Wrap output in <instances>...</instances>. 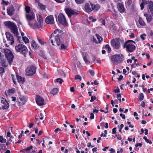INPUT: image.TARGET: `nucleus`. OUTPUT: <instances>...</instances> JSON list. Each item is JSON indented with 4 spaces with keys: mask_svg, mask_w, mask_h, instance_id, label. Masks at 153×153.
<instances>
[{
    "mask_svg": "<svg viewBox=\"0 0 153 153\" xmlns=\"http://www.w3.org/2000/svg\"><path fill=\"white\" fill-rule=\"evenodd\" d=\"M62 33L59 32L58 29L56 30L54 32L51 34L50 39L51 42L53 45H54L53 43V40H55L56 42L57 46H59L60 45L61 42V38Z\"/></svg>",
    "mask_w": 153,
    "mask_h": 153,
    "instance_id": "nucleus-1",
    "label": "nucleus"
},
{
    "mask_svg": "<svg viewBox=\"0 0 153 153\" xmlns=\"http://www.w3.org/2000/svg\"><path fill=\"white\" fill-rule=\"evenodd\" d=\"M135 43L133 41L129 40L126 41L123 45V48L126 49V51L129 52H133L135 50L136 47L134 45Z\"/></svg>",
    "mask_w": 153,
    "mask_h": 153,
    "instance_id": "nucleus-2",
    "label": "nucleus"
},
{
    "mask_svg": "<svg viewBox=\"0 0 153 153\" xmlns=\"http://www.w3.org/2000/svg\"><path fill=\"white\" fill-rule=\"evenodd\" d=\"M5 25L9 28L12 33L15 35L17 36L18 35V31L17 27L16 25L13 22L8 21L4 22Z\"/></svg>",
    "mask_w": 153,
    "mask_h": 153,
    "instance_id": "nucleus-3",
    "label": "nucleus"
},
{
    "mask_svg": "<svg viewBox=\"0 0 153 153\" xmlns=\"http://www.w3.org/2000/svg\"><path fill=\"white\" fill-rule=\"evenodd\" d=\"M15 49L16 52L19 53L26 56L28 52V50L26 46L25 45L19 44L15 47Z\"/></svg>",
    "mask_w": 153,
    "mask_h": 153,
    "instance_id": "nucleus-4",
    "label": "nucleus"
},
{
    "mask_svg": "<svg viewBox=\"0 0 153 153\" xmlns=\"http://www.w3.org/2000/svg\"><path fill=\"white\" fill-rule=\"evenodd\" d=\"M26 17L28 22V25L32 28H33L34 24L36 22L34 13L32 11L28 14H26Z\"/></svg>",
    "mask_w": 153,
    "mask_h": 153,
    "instance_id": "nucleus-5",
    "label": "nucleus"
},
{
    "mask_svg": "<svg viewBox=\"0 0 153 153\" xmlns=\"http://www.w3.org/2000/svg\"><path fill=\"white\" fill-rule=\"evenodd\" d=\"M123 56L122 54H116L113 55L111 60L114 65H117L120 63L123 59Z\"/></svg>",
    "mask_w": 153,
    "mask_h": 153,
    "instance_id": "nucleus-6",
    "label": "nucleus"
},
{
    "mask_svg": "<svg viewBox=\"0 0 153 153\" xmlns=\"http://www.w3.org/2000/svg\"><path fill=\"white\" fill-rule=\"evenodd\" d=\"M9 104L5 99L0 97V109H7L9 107Z\"/></svg>",
    "mask_w": 153,
    "mask_h": 153,
    "instance_id": "nucleus-7",
    "label": "nucleus"
},
{
    "mask_svg": "<svg viewBox=\"0 0 153 153\" xmlns=\"http://www.w3.org/2000/svg\"><path fill=\"white\" fill-rule=\"evenodd\" d=\"M5 56L8 61L9 64H10L13 61L14 56L12 52L8 49H6Z\"/></svg>",
    "mask_w": 153,
    "mask_h": 153,
    "instance_id": "nucleus-8",
    "label": "nucleus"
},
{
    "mask_svg": "<svg viewBox=\"0 0 153 153\" xmlns=\"http://www.w3.org/2000/svg\"><path fill=\"white\" fill-rule=\"evenodd\" d=\"M36 72V68L35 66L32 65L26 69L25 75L27 76H31L34 74Z\"/></svg>",
    "mask_w": 153,
    "mask_h": 153,
    "instance_id": "nucleus-9",
    "label": "nucleus"
},
{
    "mask_svg": "<svg viewBox=\"0 0 153 153\" xmlns=\"http://www.w3.org/2000/svg\"><path fill=\"white\" fill-rule=\"evenodd\" d=\"M38 23L36 22H36L34 24L33 28L34 29H37L42 27L43 25V20L42 17L39 16V18L38 19Z\"/></svg>",
    "mask_w": 153,
    "mask_h": 153,
    "instance_id": "nucleus-10",
    "label": "nucleus"
},
{
    "mask_svg": "<svg viewBox=\"0 0 153 153\" xmlns=\"http://www.w3.org/2000/svg\"><path fill=\"white\" fill-rule=\"evenodd\" d=\"M58 21L59 22L64 25L67 24V22L65 17L62 13H60L58 17Z\"/></svg>",
    "mask_w": 153,
    "mask_h": 153,
    "instance_id": "nucleus-11",
    "label": "nucleus"
},
{
    "mask_svg": "<svg viewBox=\"0 0 153 153\" xmlns=\"http://www.w3.org/2000/svg\"><path fill=\"white\" fill-rule=\"evenodd\" d=\"M111 44L112 47L114 48L118 49L120 46V42L117 39H113L111 41Z\"/></svg>",
    "mask_w": 153,
    "mask_h": 153,
    "instance_id": "nucleus-12",
    "label": "nucleus"
},
{
    "mask_svg": "<svg viewBox=\"0 0 153 153\" xmlns=\"http://www.w3.org/2000/svg\"><path fill=\"white\" fill-rule=\"evenodd\" d=\"M94 6V4H92L91 3H86L85 5V11L88 13L91 12L93 10V7Z\"/></svg>",
    "mask_w": 153,
    "mask_h": 153,
    "instance_id": "nucleus-13",
    "label": "nucleus"
},
{
    "mask_svg": "<svg viewBox=\"0 0 153 153\" xmlns=\"http://www.w3.org/2000/svg\"><path fill=\"white\" fill-rule=\"evenodd\" d=\"M5 34L9 43L11 45L13 44L14 42V39L13 35L7 32H6Z\"/></svg>",
    "mask_w": 153,
    "mask_h": 153,
    "instance_id": "nucleus-14",
    "label": "nucleus"
},
{
    "mask_svg": "<svg viewBox=\"0 0 153 153\" xmlns=\"http://www.w3.org/2000/svg\"><path fill=\"white\" fill-rule=\"evenodd\" d=\"M36 102L38 105L42 106L44 104V100L42 97L38 95L36 96Z\"/></svg>",
    "mask_w": 153,
    "mask_h": 153,
    "instance_id": "nucleus-15",
    "label": "nucleus"
},
{
    "mask_svg": "<svg viewBox=\"0 0 153 153\" xmlns=\"http://www.w3.org/2000/svg\"><path fill=\"white\" fill-rule=\"evenodd\" d=\"M65 12L69 17H70L72 15H77L78 13L75 12L73 10L69 8L65 9Z\"/></svg>",
    "mask_w": 153,
    "mask_h": 153,
    "instance_id": "nucleus-16",
    "label": "nucleus"
},
{
    "mask_svg": "<svg viewBox=\"0 0 153 153\" xmlns=\"http://www.w3.org/2000/svg\"><path fill=\"white\" fill-rule=\"evenodd\" d=\"M45 21L46 23L48 24H52L54 22L53 17L52 15L48 16Z\"/></svg>",
    "mask_w": 153,
    "mask_h": 153,
    "instance_id": "nucleus-17",
    "label": "nucleus"
},
{
    "mask_svg": "<svg viewBox=\"0 0 153 153\" xmlns=\"http://www.w3.org/2000/svg\"><path fill=\"white\" fill-rule=\"evenodd\" d=\"M117 7L120 13H124L125 10L124 5L123 4L119 3L117 5Z\"/></svg>",
    "mask_w": 153,
    "mask_h": 153,
    "instance_id": "nucleus-18",
    "label": "nucleus"
},
{
    "mask_svg": "<svg viewBox=\"0 0 153 153\" xmlns=\"http://www.w3.org/2000/svg\"><path fill=\"white\" fill-rule=\"evenodd\" d=\"M0 63L1 65L4 68L7 67L8 65V62L6 59H0Z\"/></svg>",
    "mask_w": 153,
    "mask_h": 153,
    "instance_id": "nucleus-19",
    "label": "nucleus"
},
{
    "mask_svg": "<svg viewBox=\"0 0 153 153\" xmlns=\"http://www.w3.org/2000/svg\"><path fill=\"white\" fill-rule=\"evenodd\" d=\"M14 11V10L13 6H11L7 9L8 15L9 16H12L13 14Z\"/></svg>",
    "mask_w": 153,
    "mask_h": 153,
    "instance_id": "nucleus-20",
    "label": "nucleus"
},
{
    "mask_svg": "<svg viewBox=\"0 0 153 153\" xmlns=\"http://www.w3.org/2000/svg\"><path fill=\"white\" fill-rule=\"evenodd\" d=\"M16 77L17 80V81L19 83L22 84L24 82V78L21 77V76L18 75L17 74H16Z\"/></svg>",
    "mask_w": 153,
    "mask_h": 153,
    "instance_id": "nucleus-21",
    "label": "nucleus"
},
{
    "mask_svg": "<svg viewBox=\"0 0 153 153\" xmlns=\"http://www.w3.org/2000/svg\"><path fill=\"white\" fill-rule=\"evenodd\" d=\"M6 48L4 49L2 48H0V59H2L5 55Z\"/></svg>",
    "mask_w": 153,
    "mask_h": 153,
    "instance_id": "nucleus-22",
    "label": "nucleus"
},
{
    "mask_svg": "<svg viewBox=\"0 0 153 153\" xmlns=\"http://www.w3.org/2000/svg\"><path fill=\"white\" fill-rule=\"evenodd\" d=\"M31 47L34 49H37L39 48V46L35 41L33 40L31 43Z\"/></svg>",
    "mask_w": 153,
    "mask_h": 153,
    "instance_id": "nucleus-23",
    "label": "nucleus"
},
{
    "mask_svg": "<svg viewBox=\"0 0 153 153\" xmlns=\"http://www.w3.org/2000/svg\"><path fill=\"white\" fill-rule=\"evenodd\" d=\"M20 102H19L20 105H23L26 102V99L24 97H21L19 98Z\"/></svg>",
    "mask_w": 153,
    "mask_h": 153,
    "instance_id": "nucleus-24",
    "label": "nucleus"
},
{
    "mask_svg": "<svg viewBox=\"0 0 153 153\" xmlns=\"http://www.w3.org/2000/svg\"><path fill=\"white\" fill-rule=\"evenodd\" d=\"M138 22L139 24L141 26H144L146 25V23L143 20L141 17H139L138 20Z\"/></svg>",
    "mask_w": 153,
    "mask_h": 153,
    "instance_id": "nucleus-25",
    "label": "nucleus"
},
{
    "mask_svg": "<svg viewBox=\"0 0 153 153\" xmlns=\"http://www.w3.org/2000/svg\"><path fill=\"white\" fill-rule=\"evenodd\" d=\"M61 46L59 48V50H65L68 47V46L67 45H65L64 44L61 43Z\"/></svg>",
    "mask_w": 153,
    "mask_h": 153,
    "instance_id": "nucleus-26",
    "label": "nucleus"
},
{
    "mask_svg": "<svg viewBox=\"0 0 153 153\" xmlns=\"http://www.w3.org/2000/svg\"><path fill=\"white\" fill-rule=\"evenodd\" d=\"M149 7L151 12L153 11V2L152 1L149 2Z\"/></svg>",
    "mask_w": 153,
    "mask_h": 153,
    "instance_id": "nucleus-27",
    "label": "nucleus"
},
{
    "mask_svg": "<svg viewBox=\"0 0 153 153\" xmlns=\"http://www.w3.org/2000/svg\"><path fill=\"white\" fill-rule=\"evenodd\" d=\"M58 90L57 88H53L51 91V93L53 95H55L57 93Z\"/></svg>",
    "mask_w": 153,
    "mask_h": 153,
    "instance_id": "nucleus-28",
    "label": "nucleus"
},
{
    "mask_svg": "<svg viewBox=\"0 0 153 153\" xmlns=\"http://www.w3.org/2000/svg\"><path fill=\"white\" fill-rule=\"evenodd\" d=\"M95 35L96 37H97L98 40V41H97L98 42V43H100L102 41V38L100 36L99 34H96Z\"/></svg>",
    "mask_w": 153,
    "mask_h": 153,
    "instance_id": "nucleus-29",
    "label": "nucleus"
},
{
    "mask_svg": "<svg viewBox=\"0 0 153 153\" xmlns=\"http://www.w3.org/2000/svg\"><path fill=\"white\" fill-rule=\"evenodd\" d=\"M37 38L39 43L41 45H44L45 44L46 42H44L42 39L40 38L38 36H37Z\"/></svg>",
    "mask_w": 153,
    "mask_h": 153,
    "instance_id": "nucleus-30",
    "label": "nucleus"
},
{
    "mask_svg": "<svg viewBox=\"0 0 153 153\" xmlns=\"http://www.w3.org/2000/svg\"><path fill=\"white\" fill-rule=\"evenodd\" d=\"M33 147L32 146H30L29 147H27L26 148L24 149L21 150L20 151L21 152H23L24 151H27L28 152V151H30V150L32 149Z\"/></svg>",
    "mask_w": 153,
    "mask_h": 153,
    "instance_id": "nucleus-31",
    "label": "nucleus"
},
{
    "mask_svg": "<svg viewBox=\"0 0 153 153\" xmlns=\"http://www.w3.org/2000/svg\"><path fill=\"white\" fill-rule=\"evenodd\" d=\"M11 76L12 77V80L14 84L16 85L17 84V82L16 81V77H15L14 75L11 74Z\"/></svg>",
    "mask_w": 153,
    "mask_h": 153,
    "instance_id": "nucleus-32",
    "label": "nucleus"
},
{
    "mask_svg": "<svg viewBox=\"0 0 153 153\" xmlns=\"http://www.w3.org/2000/svg\"><path fill=\"white\" fill-rule=\"evenodd\" d=\"M143 139L147 143H149L150 144H152V141L149 139H147L146 136L144 137Z\"/></svg>",
    "mask_w": 153,
    "mask_h": 153,
    "instance_id": "nucleus-33",
    "label": "nucleus"
},
{
    "mask_svg": "<svg viewBox=\"0 0 153 153\" xmlns=\"http://www.w3.org/2000/svg\"><path fill=\"white\" fill-rule=\"evenodd\" d=\"M22 39L25 43H29V39L26 36L22 37Z\"/></svg>",
    "mask_w": 153,
    "mask_h": 153,
    "instance_id": "nucleus-34",
    "label": "nucleus"
},
{
    "mask_svg": "<svg viewBox=\"0 0 153 153\" xmlns=\"http://www.w3.org/2000/svg\"><path fill=\"white\" fill-rule=\"evenodd\" d=\"M94 6H93V10H95V11H97L100 7V5L98 4H97L95 5L94 4Z\"/></svg>",
    "mask_w": 153,
    "mask_h": 153,
    "instance_id": "nucleus-35",
    "label": "nucleus"
},
{
    "mask_svg": "<svg viewBox=\"0 0 153 153\" xmlns=\"http://www.w3.org/2000/svg\"><path fill=\"white\" fill-rule=\"evenodd\" d=\"M7 92L9 94H14L15 92V89L12 88L7 90Z\"/></svg>",
    "mask_w": 153,
    "mask_h": 153,
    "instance_id": "nucleus-36",
    "label": "nucleus"
},
{
    "mask_svg": "<svg viewBox=\"0 0 153 153\" xmlns=\"http://www.w3.org/2000/svg\"><path fill=\"white\" fill-rule=\"evenodd\" d=\"M76 3L78 4H81L85 2V0H74Z\"/></svg>",
    "mask_w": 153,
    "mask_h": 153,
    "instance_id": "nucleus-37",
    "label": "nucleus"
},
{
    "mask_svg": "<svg viewBox=\"0 0 153 153\" xmlns=\"http://www.w3.org/2000/svg\"><path fill=\"white\" fill-rule=\"evenodd\" d=\"M153 18L152 16L151 15H149V16L147 17V18H146V19L148 23H149L152 20Z\"/></svg>",
    "mask_w": 153,
    "mask_h": 153,
    "instance_id": "nucleus-38",
    "label": "nucleus"
},
{
    "mask_svg": "<svg viewBox=\"0 0 153 153\" xmlns=\"http://www.w3.org/2000/svg\"><path fill=\"white\" fill-rule=\"evenodd\" d=\"M111 136L112 137H114V138H115L116 137H117V139L119 140H121L122 138L121 136L119 135V134H114V135L112 134Z\"/></svg>",
    "mask_w": 153,
    "mask_h": 153,
    "instance_id": "nucleus-39",
    "label": "nucleus"
},
{
    "mask_svg": "<svg viewBox=\"0 0 153 153\" xmlns=\"http://www.w3.org/2000/svg\"><path fill=\"white\" fill-rule=\"evenodd\" d=\"M38 5L40 9L42 10H44L45 8V6L41 3H39Z\"/></svg>",
    "mask_w": 153,
    "mask_h": 153,
    "instance_id": "nucleus-40",
    "label": "nucleus"
},
{
    "mask_svg": "<svg viewBox=\"0 0 153 153\" xmlns=\"http://www.w3.org/2000/svg\"><path fill=\"white\" fill-rule=\"evenodd\" d=\"M6 141V140L4 139L2 136H0V142L1 143H5Z\"/></svg>",
    "mask_w": 153,
    "mask_h": 153,
    "instance_id": "nucleus-41",
    "label": "nucleus"
},
{
    "mask_svg": "<svg viewBox=\"0 0 153 153\" xmlns=\"http://www.w3.org/2000/svg\"><path fill=\"white\" fill-rule=\"evenodd\" d=\"M144 95L143 93H141L139 95V96L138 98L139 100L140 101L142 100L144 98Z\"/></svg>",
    "mask_w": 153,
    "mask_h": 153,
    "instance_id": "nucleus-42",
    "label": "nucleus"
},
{
    "mask_svg": "<svg viewBox=\"0 0 153 153\" xmlns=\"http://www.w3.org/2000/svg\"><path fill=\"white\" fill-rule=\"evenodd\" d=\"M105 48L108 49V53H109L111 51V48L108 45H106L105 46Z\"/></svg>",
    "mask_w": 153,
    "mask_h": 153,
    "instance_id": "nucleus-43",
    "label": "nucleus"
},
{
    "mask_svg": "<svg viewBox=\"0 0 153 153\" xmlns=\"http://www.w3.org/2000/svg\"><path fill=\"white\" fill-rule=\"evenodd\" d=\"M55 81L61 84L63 82V80L60 78H58L56 79Z\"/></svg>",
    "mask_w": 153,
    "mask_h": 153,
    "instance_id": "nucleus-44",
    "label": "nucleus"
},
{
    "mask_svg": "<svg viewBox=\"0 0 153 153\" xmlns=\"http://www.w3.org/2000/svg\"><path fill=\"white\" fill-rule=\"evenodd\" d=\"M89 19L91 21H92V22H94L97 20L96 19L94 18V17L92 16L89 17Z\"/></svg>",
    "mask_w": 153,
    "mask_h": 153,
    "instance_id": "nucleus-45",
    "label": "nucleus"
},
{
    "mask_svg": "<svg viewBox=\"0 0 153 153\" xmlns=\"http://www.w3.org/2000/svg\"><path fill=\"white\" fill-rule=\"evenodd\" d=\"M146 35L145 33H144L143 34H141L140 36V37L143 40H145V36H146Z\"/></svg>",
    "mask_w": 153,
    "mask_h": 153,
    "instance_id": "nucleus-46",
    "label": "nucleus"
},
{
    "mask_svg": "<svg viewBox=\"0 0 153 153\" xmlns=\"http://www.w3.org/2000/svg\"><path fill=\"white\" fill-rule=\"evenodd\" d=\"M25 11L27 13H29V12L30 11V7L28 6H26L25 7Z\"/></svg>",
    "mask_w": 153,
    "mask_h": 153,
    "instance_id": "nucleus-47",
    "label": "nucleus"
},
{
    "mask_svg": "<svg viewBox=\"0 0 153 153\" xmlns=\"http://www.w3.org/2000/svg\"><path fill=\"white\" fill-rule=\"evenodd\" d=\"M139 64H137L135 62H134V63L132 64L131 65L132 68H134L136 67V66L139 65Z\"/></svg>",
    "mask_w": 153,
    "mask_h": 153,
    "instance_id": "nucleus-48",
    "label": "nucleus"
},
{
    "mask_svg": "<svg viewBox=\"0 0 153 153\" xmlns=\"http://www.w3.org/2000/svg\"><path fill=\"white\" fill-rule=\"evenodd\" d=\"M75 79H79L80 81H81L82 79L81 77L79 75H77L75 76Z\"/></svg>",
    "mask_w": 153,
    "mask_h": 153,
    "instance_id": "nucleus-49",
    "label": "nucleus"
},
{
    "mask_svg": "<svg viewBox=\"0 0 153 153\" xmlns=\"http://www.w3.org/2000/svg\"><path fill=\"white\" fill-rule=\"evenodd\" d=\"M106 135L107 134H100V137H103L105 138H106V139H108V138H111V136H110L109 134H108V137H107Z\"/></svg>",
    "mask_w": 153,
    "mask_h": 153,
    "instance_id": "nucleus-50",
    "label": "nucleus"
},
{
    "mask_svg": "<svg viewBox=\"0 0 153 153\" xmlns=\"http://www.w3.org/2000/svg\"><path fill=\"white\" fill-rule=\"evenodd\" d=\"M97 98V97L95 96L93 97L91 96V99L90 100V101L91 102H93Z\"/></svg>",
    "mask_w": 153,
    "mask_h": 153,
    "instance_id": "nucleus-51",
    "label": "nucleus"
},
{
    "mask_svg": "<svg viewBox=\"0 0 153 153\" xmlns=\"http://www.w3.org/2000/svg\"><path fill=\"white\" fill-rule=\"evenodd\" d=\"M9 3V2L8 1H6L4 0H2L1 4H5L6 5H8Z\"/></svg>",
    "mask_w": 153,
    "mask_h": 153,
    "instance_id": "nucleus-52",
    "label": "nucleus"
},
{
    "mask_svg": "<svg viewBox=\"0 0 153 153\" xmlns=\"http://www.w3.org/2000/svg\"><path fill=\"white\" fill-rule=\"evenodd\" d=\"M4 72V69L0 67V74H2Z\"/></svg>",
    "mask_w": 153,
    "mask_h": 153,
    "instance_id": "nucleus-53",
    "label": "nucleus"
},
{
    "mask_svg": "<svg viewBox=\"0 0 153 153\" xmlns=\"http://www.w3.org/2000/svg\"><path fill=\"white\" fill-rule=\"evenodd\" d=\"M89 72L92 76H94V72L93 70H90L88 71Z\"/></svg>",
    "mask_w": 153,
    "mask_h": 153,
    "instance_id": "nucleus-54",
    "label": "nucleus"
},
{
    "mask_svg": "<svg viewBox=\"0 0 153 153\" xmlns=\"http://www.w3.org/2000/svg\"><path fill=\"white\" fill-rule=\"evenodd\" d=\"M116 130H117L116 128H114L112 129V134H115L116 133Z\"/></svg>",
    "mask_w": 153,
    "mask_h": 153,
    "instance_id": "nucleus-55",
    "label": "nucleus"
},
{
    "mask_svg": "<svg viewBox=\"0 0 153 153\" xmlns=\"http://www.w3.org/2000/svg\"><path fill=\"white\" fill-rule=\"evenodd\" d=\"M144 3H141L140 4V7H141V10H143L144 8Z\"/></svg>",
    "mask_w": 153,
    "mask_h": 153,
    "instance_id": "nucleus-56",
    "label": "nucleus"
},
{
    "mask_svg": "<svg viewBox=\"0 0 153 153\" xmlns=\"http://www.w3.org/2000/svg\"><path fill=\"white\" fill-rule=\"evenodd\" d=\"M79 127H77V128L76 129V133H82V130H80V132H79L80 130H79Z\"/></svg>",
    "mask_w": 153,
    "mask_h": 153,
    "instance_id": "nucleus-57",
    "label": "nucleus"
},
{
    "mask_svg": "<svg viewBox=\"0 0 153 153\" xmlns=\"http://www.w3.org/2000/svg\"><path fill=\"white\" fill-rule=\"evenodd\" d=\"M142 146V143H137L135 144V146L136 147H137L138 146L139 147H141Z\"/></svg>",
    "mask_w": 153,
    "mask_h": 153,
    "instance_id": "nucleus-58",
    "label": "nucleus"
},
{
    "mask_svg": "<svg viewBox=\"0 0 153 153\" xmlns=\"http://www.w3.org/2000/svg\"><path fill=\"white\" fill-rule=\"evenodd\" d=\"M83 59L85 63H88L89 62V61L86 58L85 56L83 57Z\"/></svg>",
    "mask_w": 153,
    "mask_h": 153,
    "instance_id": "nucleus-59",
    "label": "nucleus"
},
{
    "mask_svg": "<svg viewBox=\"0 0 153 153\" xmlns=\"http://www.w3.org/2000/svg\"><path fill=\"white\" fill-rule=\"evenodd\" d=\"M56 2L58 3H63L65 1V0H63L62 1H61L60 0H54Z\"/></svg>",
    "mask_w": 153,
    "mask_h": 153,
    "instance_id": "nucleus-60",
    "label": "nucleus"
},
{
    "mask_svg": "<svg viewBox=\"0 0 153 153\" xmlns=\"http://www.w3.org/2000/svg\"><path fill=\"white\" fill-rule=\"evenodd\" d=\"M90 118L91 119H93L94 118V113H91L90 114Z\"/></svg>",
    "mask_w": 153,
    "mask_h": 153,
    "instance_id": "nucleus-61",
    "label": "nucleus"
},
{
    "mask_svg": "<svg viewBox=\"0 0 153 153\" xmlns=\"http://www.w3.org/2000/svg\"><path fill=\"white\" fill-rule=\"evenodd\" d=\"M120 115L121 117L123 119H124L126 118L125 115L122 113L120 114Z\"/></svg>",
    "mask_w": 153,
    "mask_h": 153,
    "instance_id": "nucleus-62",
    "label": "nucleus"
},
{
    "mask_svg": "<svg viewBox=\"0 0 153 153\" xmlns=\"http://www.w3.org/2000/svg\"><path fill=\"white\" fill-rule=\"evenodd\" d=\"M93 41L94 42H95L97 44L98 43V42L96 40V38L94 36L93 37Z\"/></svg>",
    "mask_w": 153,
    "mask_h": 153,
    "instance_id": "nucleus-63",
    "label": "nucleus"
},
{
    "mask_svg": "<svg viewBox=\"0 0 153 153\" xmlns=\"http://www.w3.org/2000/svg\"><path fill=\"white\" fill-rule=\"evenodd\" d=\"M33 125H34V123H30L28 125V126L29 128H32L33 126Z\"/></svg>",
    "mask_w": 153,
    "mask_h": 153,
    "instance_id": "nucleus-64",
    "label": "nucleus"
}]
</instances>
